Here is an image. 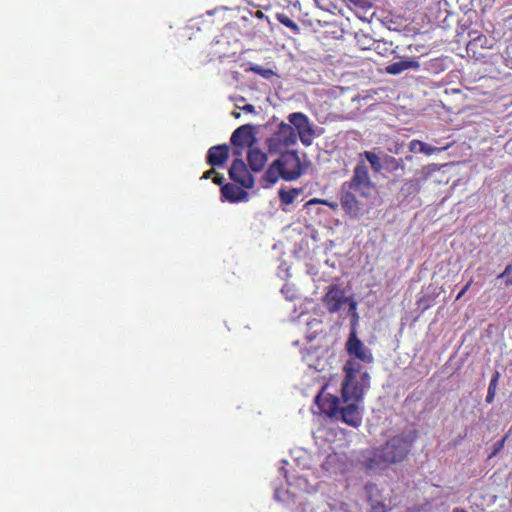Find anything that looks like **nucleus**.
<instances>
[{
  "mask_svg": "<svg viewBox=\"0 0 512 512\" xmlns=\"http://www.w3.org/2000/svg\"><path fill=\"white\" fill-rule=\"evenodd\" d=\"M360 401L361 400H349L346 402L347 405L345 407L340 408L339 397L327 392L326 387L315 397V403L321 413L330 418H340L342 422L355 428L360 426L362 422L358 409V402Z\"/></svg>",
  "mask_w": 512,
  "mask_h": 512,
  "instance_id": "nucleus-1",
  "label": "nucleus"
},
{
  "mask_svg": "<svg viewBox=\"0 0 512 512\" xmlns=\"http://www.w3.org/2000/svg\"><path fill=\"white\" fill-rule=\"evenodd\" d=\"M274 160L265 173L263 180L267 186L275 184L279 178L286 181H293L302 175V164L297 151H285Z\"/></svg>",
  "mask_w": 512,
  "mask_h": 512,
  "instance_id": "nucleus-2",
  "label": "nucleus"
},
{
  "mask_svg": "<svg viewBox=\"0 0 512 512\" xmlns=\"http://www.w3.org/2000/svg\"><path fill=\"white\" fill-rule=\"evenodd\" d=\"M345 377L341 386L343 402L362 400L365 390L369 387L370 376L362 371V365L355 360H348L343 368Z\"/></svg>",
  "mask_w": 512,
  "mask_h": 512,
  "instance_id": "nucleus-3",
  "label": "nucleus"
},
{
  "mask_svg": "<svg viewBox=\"0 0 512 512\" xmlns=\"http://www.w3.org/2000/svg\"><path fill=\"white\" fill-rule=\"evenodd\" d=\"M418 437L416 430L404 431L389 438L383 445L392 465L403 462L410 454Z\"/></svg>",
  "mask_w": 512,
  "mask_h": 512,
  "instance_id": "nucleus-4",
  "label": "nucleus"
},
{
  "mask_svg": "<svg viewBox=\"0 0 512 512\" xmlns=\"http://www.w3.org/2000/svg\"><path fill=\"white\" fill-rule=\"evenodd\" d=\"M296 142L297 134L294 128L285 122H281L272 135L266 139V145L271 154L285 152Z\"/></svg>",
  "mask_w": 512,
  "mask_h": 512,
  "instance_id": "nucleus-5",
  "label": "nucleus"
},
{
  "mask_svg": "<svg viewBox=\"0 0 512 512\" xmlns=\"http://www.w3.org/2000/svg\"><path fill=\"white\" fill-rule=\"evenodd\" d=\"M373 187L368 168L364 162H359L355 166L351 179L343 184V188H348L361 196H368Z\"/></svg>",
  "mask_w": 512,
  "mask_h": 512,
  "instance_id": "nucleus-6",
  "label": "nucleus"
},
{
  "mask_svg": "<svg viewBox=\"0 0 512 512\" xmlns=\"http://www.w3.org/2000/svg\"><path fill=\"white\" fill-rule=\"evenodd\" d=\"M289 125H291L299 137L301 143L310 146L313 142L315 133L310 124L307 115L301 112H293L288 115Z\"/></svg>",
  "mask_w": 512,
  "mask_h": 512,
  "instance_id": "nucleus-7",
  "label": "nucleus"
},
{
  "mask_svg": "<svg viewBox=\"0 0 512 512\" xmlns=\"http://www.w3.org/2000/svg\"><path fill=\"white\" fill-rule=\"evenodd\" d=\"M362 464L366 471L378 472L391 466L383 446L373 448L363 456Z\"/></svg>",
  "mask_w": 512,
  "mask_h": 512,
  "instance_id": "nucleus-8",
  "label": "nucleus"
},
{
  "mask_svg": "<svg viewBox=\"0 0 512 512\" xmlns=\"http://www.w3.org/2000/svg\"><path fill=\"white\" fill-rule=\"evenodd\" d=\"M440 172V168L436 164H430L422 168V177L410 179L404 182L401 187V193L407 198L415 196L421 189V183L427 179L434 177L436 173Z\"/></svg>",
  "mask_w": 512,
  "mask_h": 512,
  "instance_id": "nucleus-9",
  "label": "nucleus"
},
{
  "mask_svg": "<svg viewBox=\"0 0 512 512\" xmlns=\"http://www.w3.org/2000/svg\"><path fill=\"white\" fill-rule=\"evenodd\" d=\"M346 351L350 356H354L365 363H371L373 361L371 351L357 337L354 329L351 330L346 342Z\"/></svg>",
  "mask_w": 512,
  "mask_h": 512,
  "instance_id": "nucleus-10",
  "label": "nucleus"
},
{
  "mask_svg": "<svg viewBox=\"0 0 512 512\" xmlns=\"http://www.w3.org/2000/svg\"><path fill=\"white\" fill-rule=\"evenodd\" d=\"M229 177L242 187L250 189L254 185V179L242 159H235L229 169Z\"/></svg>",
  "mask_w": 512,
  "mask_h": 512,
  "instance_id": "nucleus-11",
  "label": "nucleus"
},
{
  "mask_svg": "<svg viewBox=\"0 0 512 512\" xmlns=\"http://www.w3.org/2000/svg\"><path fill=\"white\" fill-rule=\"evenodd\" d=\"M346 301L345 291L338 285L331 286L323 297V302L330 313L338 312Z\"/></svg>",
  "mask_w": 512,
  "mask_h": 512,
  "instance_id": "nucleus-12",
  "label": "nucleus"
},
{
  "mask_svg": "<svg viewBox=\"0 0 512 512\" xmlns=\"http://www.w3.org/2000/svg\"><path fill=\"white\" fill-rule=\"evenodd\" d=\"M230 140L234 146L244 147L247 145L249 148L252 147L255 142L253 126L245 124L238 127L232 133Z\"/></svg>",
  "mask_w": 512,
  "mask_h": 512,
  "instance_id": "nucleus-13",
  "label": "nucleus"
},
{
  "mask_svg": "<svg viewBox=\"0 0 512 512\" xmlns=\"http://www.w3.org/2000/svg\"><path fill=\"white\" fill-rule=\"evenodd\" d=\"M340 204L345 211L351 217H356L359 213V202L354 195V191L342 187L340 196Z\"/></svg>",
  "mask_w": 512,
  "mask_h": 512,
  "instance_id": "nucleus-14",
  "label": "nucleus"
},
{
  "mask_svg": "<svg viewBox=\"0 0 512 512\" xmlns=\"http://www.w3.org/2000/svg\"><path fill=\"white\" fill-rule=\"evenodd\" d=\"M229 158V147L226 144L211 147L206 156V161L211 166H222Z\"/></svg>",
  "mask_w": 512,
  "mask_h": 512,
  "instance_id": "nucleus-15",
  "label": "nucleus"
},
{
  "mask_svg": "<svg viewBox=\"0 0 512 512\" xmlns=\"http://www.w3.org/2000/svg\"><path fill=\"white\" fill-rule=\"evenodd\" d=\"M267 154L260 148L252 146L248 149L247 162L253 172H260L267 163Z\"/></svg>",
  "mask_w": 512,
  "mask_h": 512,
  "instance_id": "nucleus-16",
  "label": "nucleus"
},
{
  "mask_svg": "<svg viewBox=\"0 0 512 512\" xmlns=\"http://www.w3.org/2000/svg\"><path fill=\"white\" fill-rule=\"evenodd\" d=\"M247 192L243 188L227 183L221 186V198L231 203L239 202L247 198Z\"/></svg>",
  "mask_w": 512,
  "mask_h": 512,
  "instance_id": "nucleus-17",
  "label": "nucleus"
},
{
  "mask_svg": "<svg viewBox=\"0 0 512 512\" xmlns=\"http://www.w3.org/2000/svg\"><path fill=\"white\" fill-rule=\"evenodd\" d=\"M419 63L415 60H402L394 62L386 67V72L391 75H398L408 69H417Z\"/></svg>",
  "mask_w": 512,
  "mask_h": 512,
  "instance_id": "nucleus-18",
  "label": "nucleus"
},
{
  "mask_svg": "<svg viewBox=\"0 0 512 512\" xmlns=\"http://www.w3.org/2000/svg\"><path fill=\"white\" fill-rule=\"evenodd\" d=\"M450 146H451V144H447L443 147H434V146H431V145H429L425 142H422L420 140H412L410 142V150L411 151L418 149L419 152L424 153L426 155H432L436 152L447 150Z\"/></svg>",
  "mask_w": 512,
  "mask_h": 512,
  "instance_id": "nucleus-19",
  "label": "nucleus"
},
{
  "mask_svg": "<svg viewBox=\"0 0 512 512\" xmlns=\"http://www.w3.org/2000/svg\"><path fill=\"white\" fill-rule=\"evenodd\" d=\"M301 192L302 189L298 188H291L289 190L280 189L278 192L279 200L284 205H290L301 194Z\"/></svg>",
  "mask_w": 512,
  "mask_h": 512,
  "instance_id": "nucleus-20",
  "label": "nucleus"
},
{
  "mask_svg": "<svg viewBox=\"0 0 512 512\" xmlns=\"http://www.w3.org/2000/svg\"><path fill=\"white\" fill-rule=\"evenodd\" d=\"M275 17L279 23L289 28L293 33H300V27L286 13H276Z\"/></svg>",
  "mask_w": 512,
  "mask_h": 512,
  "instance_id": "nucleus-21",
  "label": "nucleus"
},
{
  "mask_svg": "<svg viewBox=\"0 0 512 512\" xmlns=\"http://www.w3.org/2000/svg\"><path fill=\"white\" fill-rule=\"evenodd\" d=\"M363 155L369 162L371 169L374 172L379 173L382 170L381 159L377 154L372 151H365Z\"/></svg>",
  "mask_w": 512,
  "mask_h": 512,
  "instance_id": "nucleus-22",
  "label": "nucleus"
},
{
  "mask_svg": "<svg viewBox=\"0 0 512 512\" xmlns=\"http://www.w3.org/2000/svg\"><path fill=\"white\" fill-rule=\"evenodd\" d=\"M365 492L367 494V501H373L376 498H381V492L374 483H367L365 485Z\"/></svg>",
  "mask_w": 512,
  "mask_h": 512,
  "instance_id": "nucleus-23",
  "label": "nucleus"
},
{
  "mask_svg": "<svg viewBox=\"0 0 512 512\" xmlns=\"http://www.w3.org/2000/svg\"><path fill=\"white\" fill-rule=\"evenodd\" d=\"M386 164H387V168L390 170V171H397V170H401V171H404L405 169V165L403 163V160L402 159H397L395 157H389L387 160H386Z\"/></svg>",
  "mask_w": 512,
  "mask_h": 512,
  "instance_id": "nucleus-24",
  "label": "nucleus"
},
{
  "mask_svg": "<svg viewBox=\"0 0 512 512\" xmlns=\"http://www.w3.org/2000/svg\"><path fill=\"white\" fill-rule=\"evenodd\" d=\"M371 507V512H386V505L381 501V498H376L373 501H368Z\"/></svg>",
  "mask_w": 512,
  "mask_h": 512,
  "instance_id": "nucleus-25",
  "label": "nucleus"
},
{
  "mask_svg": "<svg viewBox=\"0 0 512 512\" xmlns=\"http://www.w3.org/2000/svg\"><path fill=\"white\" fill-rule=\"evenodd\" d=\"M251 70L258 74V75H261L263 78H266V79H269L273 74L274 72L271 70V69H266V68H263L261 66H253L251 68Z\"/></svg>",
  "mask_w": 512,
  "mask_h": 512,
  "instance_id": "nucleus-26",
  "label": "nucleus"
},
{
  "mask_svg": "<svg viewBox=\"0 0 512 512\" xmlns=\"http://www.w3.org/2000/svg\"><path fill=\"white\" fill-rule=\"evenodd\" d=\"M499 378H500V373L498 371H496L490 380L488 392L496 393Z\"/></svg>",
  "mask_w": 512,
  "mask_h": 512,
  "instance_id": "nucleus-27",
  "label": "nucleus"
},
{
  "mask_svg": "<svg viewBox=\"0 0 512 512\" xmlns=\"http://www.w3.org/2000/svg\"><path fill=\"white\" fill-rule=\"evenodd\" d=\"M505 440L506 438H503L494 444L493 452L491 453L489 458L496 456L504 448Z\"/></svg>",
  "mask_w": 512,
  "mask_h": 512,
  "instance_id": "nucleus-28",
  "label": "nucleus"
},
{
  "mask_svg": "<svg viewBox=\"0 0 512 512\" xmlns=\"http://www.w3.org/2000/svg\"><path fill=\"white\" fill-rule=\"evenodd\" d=\"M504 61L507 67L512 69V46L506 49Z\"/></svg>",
  "mask_w": 512,
  "mask_h": 512,
  "instance_id": "nucleus-29",
  "label": "nucleus"
},
{
  "mask_svg": "<svg viewBox=\"0 0 512 512\" xmlns=\"http://www.w3.org/2000/svg\"><path fill=\"white\" fill-rule=\"evenodd\" d=\"M473 283V280L471 279L461 290L460 292L457 294L456 296V300H460L464 294L469 290V288L471 287Z\"/></svg>",
  "mask_w": 512,
  "mask_h": 512,
  "instance_id": "nucleus-30",
  "label": "nucleus"
},
{
  "mask_svg": "<svg viewBox=\"0 0 512 512\" xmlns=\"http://www.w3.org/2000/svg\"><path fill=\"white\" fill-rule=\"evenodd\" d=\"M347 3L353 4L358 7H364L368 3V0H344Z\"/></svg>",
  "mask_w": 512,
  "mask_h": 512,
  "instance_id": "nucleus-31",
  "label": "nucleus"
},
{
  "mask_svg": "<svg viewBox=\"0 0 512 512\" xmlns=\"http://www.w3.org/2000/svg\"><path fill=\"white\" fill-rule=\"evenodd\" d=\"M322 205H325L334 211L337 210L338 206H339V204L337 202L329 201V200H325L324 202H322Z\"/></svg>",
  "mask_w": 512,
  "mask_h": 512,
  "instance_id": "nucleus-32",
  "label": "nucleus"
},
{
  "mask_svg": "<svg viewBox=\"0 0 512 512\" xmlns=\"http://www.w3.org/2000/svg\"><path fill=\"white\" fill-rule=\"evenodd\" d=\"M511 271H512V264H509L505 267L504 271L498 275V278L509 277V274L511 273Z\"/></svg>",
  "mask_w": 512,
  "mask_h": 512,
  "instance_id": "nucleus-33",
  "label": "nucleus"
},
{
  "mask_svg": "<svg viewBox=\"0 0 512 512\" xmlns=\"http://www.w3.org/2000/svg\"><path fill=\"white\" fill-rule=\"evenodd\" d=\"M213 182L217 185H222L224 182L223 175L216 173L213 177Z\"/></svg>",
  "mask_w": 512,
  "mask_h": 512,
  "instance_id": "nucleus-34",
  "label": "nucleus"
},
{
  "mask_svg": "<svg viewBox=\"0 0 512 512\" xmlns=\"http://www.w3.org/2000/svg\"><path fill=\"white\" fill-rule=\"evenodd\" d=\"M242 110L247 113H254L255 107L252 104H246L242 107Z\"/></svg>",
  "mask_w": 512,
  "mask_h": 512,
  "instance_id": "nucleus-35",
  "label": "nucleus"
},
{
  "mask_svg": "<svg viewBox=\"0 0 512 512\" xmlns=\"http://www.w3.org/2000/svg\"><path fill=\"white\" fill-rule=\"evenodd\" d=\"M216 174V171L214 168L204 172L203 176H202V179H209L211 178L212 175H215Z\"/></svg>",
  "mask_w": 512,
  "mask_h": 512,
  "instance_id": "nucleus-36",
  "label": "nucleus"
},
{
  "mask_svg": "<svg viewBox=\"0 0 512 512\" xmlns=\"http://www.w3.org/2000/svg\"><path fill=\"white\" fill-rule=\"evenodd\" d=\"M494 397H495V393L487 392L486 402H487L488 404L493 403V401H494Z\"/></svg>",
  "mask_w": 512,
  "mask_h": 512,
  "instance_id": "nucleus-37",
  "label": "nucleus"
},
{
  "mask_svg": "<svg viewBox=\"0 0 512 512\" xmlns=\"http://www.w3.org/2000/svg\"><path fill=\"white\" fill-rule=\"evenodd\" d=\"M325 199H318V198H313L311 199L308 204L309 205H312V204H322V202H324Z\"/></svg>",
  "mask_w": 512,
  "mask_h": 512,
  "instance_id": "nucleus-38",
  "label": "nucleus"
},
{
  "mask_svg": "<svg viewBox=\"0 0 512 512\" xmlns=\"http://www.w3.org/2000/svg\"><path fill=\"white\" fill-rule=\"evenodd\" d=\"M254 16H255L256 18H258V19L267 18V17L265 16V14H264L262 11H260V10H257V11L254 13Z\"/></svg>",
  "mask_w": 512,
  "mask_h": 512,
  "instance_id": "nucleus-39",
  "label": "nucleus"
},
{
  "mask_svg": "<svg viewBox=\"0 0 512 512\" xmlns=\"http://www.w3.org/2000/svg\"><path fill=\"white\" fill-rule=\"evenodd\" d=\"M434 182L436 183H444V184H447L448 183V179H442V178H437V177H434Z\"/></svg>",
  "mask_w": 512,
  "mask_h": 512,
  "instance_id": "nucleus-40",
  "label": "nucleus"
},
{
  "mask_svg": "<svg viewBox=\"0 0 512 512\" xmlns=\"http://www.w3.org/2000/svg\"><path fill=\"white\" fill-rule=\"evenodd\" d=\"M505 285H506V286H510V285H512V277H508V278H506V280H505Z\"/></svg>",
  "mask_w": 512,
  "mask_h": 512,
  "instance_id": "nucleus-41",
  "label": "nucleus"
},
{
  "mask_svg": "<svg viewBox=\"0 0 512 512\" xmlns=\"http://www.w3.org/2000/svg\"><path fill=\"white\" fill-rule=\"evenodd\" d=\"M452 512H467V511L462 509V508L456 507V508L453 509Z\"/></svg>",
  "mask_w": 512,
  "mask_h": 512,
  "instance_id": "nucleus-42",
  "label": "nucleus"
},
{
  "mask_svg": "<svg viewBox=\"0 0 512 512\" xmlns=\"http://www.w3.org/2000/svg\"><path fill=\"white\" fill-rule=\"evenodd\" d=\"M234 154H235V155L240 156V155H241V151H236V150H235V151H234Z\"/></svg>",
  "mask_w": 512,
  "mask_h": 512,
  "instance_id": "nucleus-43",
  "label": "nucleus"
},
{
  "mask_svg": "<svg viewBox=\"0 0 512 512\" xmlns=\"http://www.w3.org/2000/svg\"><path fill=\"white\" fill-rule=\"evenodd\" d=\"M355 305H356V304L353 302V303L351 304V308H353V309H354V308H355Z\"/></svg>",
  "mask_w": 512,
  "mask_h": 512,
  "instance_id": "nucleus-44",
  "label": "nucleus"
},
{
  "mask_svg": "<svg viewBox=\"0 0 512 512\" xmlns=\"http://www.w3.org/2000/svg\"><path fill=\"white\" fill-rule=\"evenodd\" d=\"M234 115H235L236 118H238L240 116L239 113H235Z\"/></svg>",
  "mask_w": 512,
  "mask_h": 512,
  "instance_id": "nucleus-45",
  "label": "nucleus"
}]
</instances>
